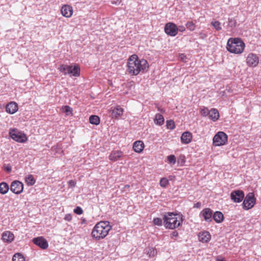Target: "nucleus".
I'll return each mask as SVG.
<instances>
[{"mask_svg":"<svg viewBox=\"0 0 261 261\" xmlns=\"http://www.w3.org/2000/svg\"><path fill=\"white\" fill-rule=\"evenodd\" d=\"M127 71L131 75H137L140 72H146L149 64L145 59L140 60L136 55H132L128 59Z\"/></svg>","mask_w":261,"mask_h":261,"instance_id":"f257e3e1","label":"nucleus"},{"mask_svg":"<svg viewBox=\"0 0 261 261\" xmlns=\"http://www.w3.org/2000/svg\"><path fill=\"white\" fill-rule=\"evenodd\" d=\"M112 229V226L109 221H101L93 227L91 235L94 241H99L106 238Z\"/></svg>","mask_w":261,"mask_h":261,"instance_id":"f03ea898","label":"nucleus"},{"mask_svg":"<svg viewBox=\"0 0 261 261\" xmlns=\"http://www.w3.org/2000/svg\"><path fill=\"white\" fill-rule=\"evenodd\" d=\"M163 221L164 226L166 228L174 229L182 224V218L178 214L168 212L164 214Z\"/></svg>","mask_w":261,"mask_h":261,"instance_id":"7ed1b4c3","label":"nucleus"},{"mask_svg":"<svg viewBox=\"0 0 261 261\" xmlns=\"http://www.w3.org/2000/svg\"><path fill=\"white\" fill-rule=\"evenodd\" d=\"M245 44L239 38H229L227 43V49L228 51L234 54H241L244 49Z\"/></svg>","mask_w":261,"mask_h":261,"instance_id":"20e7f679","label":"nucleus"},{"mask_svg":"<svg viewBox=\"0 0 261 261\" xmlns=\"http://www.w3.org/2000/svg\"><path fill=\"white\" fill-rule=\"evenodd\" d=\"M58 69L64 75H69L70 76L75 77L80 75V67L76 64H72L70 65L62 64Z\"/></svg>","mask_w":261,"mask_h":261,"instance_id":"39448f33","label":"nucleus"},{"mask_svg":"<svg viewBox=\"0 0 261 261\" xmlns=\"http://www.w3.org/2000/svg\"><path fill=\"white\" fill-rule=\"evenodd\" d=\"M228 140L227 135L223 132H219L213 138V145L219 146L225 145Z\"/></svg>","mask_w":261,"mask_h":261,"instance_id":"423d86ee","label":"nucleus"},{"mask_svg":"<svg viewBox=\"0 0 261 261\" xmlns=\"http://www.w3.org/2000/svg\"><path fill=\"white\" fill-rule=\"evenodd\" d=\"M9 134L12 139L19 143L25 142L28 140L26 135L17 129H10Z\"/></svg>","mask_w":261,"mask_h":261,"instance_id":"0eeeda50","label":"nucleus"},{"mask_svg":"<svg viewBox=\"0 0 261 261\" xmlns=\"http://www.w3.org/2000/svg\"><path fill=\"white\" fill-rule=\"evenodd\" d=\"M164 31L168 35L174 37L178 33V27L173 22H168L165 25Z\"/></svg>","mask_w":261,"mask_h":261,"instance_id":"6e6552de","label":"nucleus"},{"mask_svg":"<svg viewBox=\"0 0 261 261\" xmlns=\"http://www.w3.org/2000/svg\"><path fill=\"white\" fill-rule=\"evenodd\" d=\"M255 203V198L253 193H249L243 201V206L246 210L251 208Z\"/></svg>","mask_w":261,"mask_h":261,"instance_id":"1a4fd4ad","label":"nucleus"},{"mask_svg":"<svg viewBox=\"0 0 261 261\" xmlns=\"http://www.w3.org/2000/svg\"><path fill=\"white\" fill-rule=\"evenodd\" d=\"M10 190L16 194H20L23 190V184L18 180H14L10 185Z\"/></svg>","mask_w":261,"mask_h":261,"instance_id":"9d476101","label":"nucleus"},{"mask_svg":"<svg viewBox=\"0 0 261 261\" xmlns=\"http://www.w3.org/2000/svg\"><path fill=\"white\" fill-rule=\"evenodd\" d=\"M259 63V59L256 55L250 53L246 58V63L250 67H256Z\"/></svg>","mask_w":261,"mask_h":261,"instance_id":"9b49d317","label":"nucleus"},{"mask_svg":"<svg viewBox=\"0 0 261 261\" xmlns=\"http://www.w3.org/2000/svg\"><path fill=\"white\" fill-rule=\"evenodd\" d=\"M231 199L234 202H240L242 201L244 197V194L242 191L235 190L230 194Z\"/></svg>","mask_w":261,"mask_h":261,"instance_id":"f8f14e48","label":"nucleus"},{"mask_svg":"<svg viewBox=\"0 0 261 261\" xmlns=\"http://www.w3.org/2000/svg\"><path fill=\"white\" fill-rule=\"evenodd\" d=\"M33 242L43 249H45L48 247L47 241L42 237L34 238Z\"/></svg>","mask_w":261,"mask_h":261,"instance_id":"ddd939ff","label":"nucleus"},{"mask_svg":"<svg viewBox=\"0 0 261 261\" xmlns=\"http://www.w3.org/2000/svg\"><path fill=\"white\" fill-rule=\"evenodd\" d=\"M124 156V153L119 150H113L109 156V159L113 162H116Z\"/></svg>","mask_w":261,"mask_h":261,"instance_id":"4468645a","label":"nucleus"},{"mask_svg":"<svg viewBox=\"0 0 261 261\" xmlns=\"http://www.w3.org/2000/svg\"><path fill=\"white\" fill-rule=\"evenodd\" d=\"M2 239L5 243H10L14 241V235L10 231H5L2 234Z\"/></svg>","mask_w":261,"mask_h":261,"instance_id":"2eb2a0df","label":"nucleus"},{"mask_svg":"<svg viewBox=\"0 0 261 261\" xmlns=\"http://www.w3.org/2000/svg\"><path fill=\"white\" fill-rule=\"evenodd\" d=\"M198 239L200 242L207 243L211 239V235L208 231H203L199 233Z\"/></svg>","mask_w":261,"mask_h":261,"instance_id":"dca6fc26","label":"nucleus"},{"mask_svg":"<svg viewBox=\"0 0 261 261\" xmlns=\"http://www.w3.org/2000/svg\"><path fill=\"white\" fill-rule=\"evenodd\" d=\"M18 105L14 101H11L8 103L6 107V112L10 114H13L18 110Z\"/></svg>","mask_w":261,"mask_h":261,"instance_id":"f3484780","label":"nucleus"},{"mask_svg":"<svg viewBox=\"0 0 261 261\" xmlns=\"http://www.w3.org/2000/svg\"><path fill=\"white\" fill-rule=\"evenodd\" d=\"M193 136L191 133L187 131L183 133L180 137V140L182 143L188 144L190 143L192 139Z\"/></svg>","mask_w":261,"mask_h":261,"instance_id":"a211bd4d","label":"nucleus"},{"mask_svg":"<svg viewBox=\"0 0 261 261\" xmlns=\"http://www.w3.org/2000/svg\"><path fill=\"white\" fill-rule=\"evenodd\" d=\"M62 15L65 17H70L73 13L72 8L69 5L63 6L61 9Z\"/></svg>","mask_w":261,"mask_h":261,"instance_id":"6ab92c4d","label":"nucleus"},{"mask_svg":"<svg viewBox=\"0 0 261 261\" xmlns=\"http://www.w3.org/2000/svg\"><path fill=\"white\" fill-rule=\"evenodd\" d=\"M145 145L143 141L138 140L133 143V148L135 152L141 153L143 151Z\"/></svg>","mask_w":261,"mask_h":261,"instance_id":"aec40b11","label":"nucleus"},{"mask_svg":"<svg viewBox=\"0 0 261 261\" xmlns=\"http://www.w3.org/2000/svg\"><path fill=\"white\" fill-rule=\"evenodd\" d=\"M201 214L204 219V220L206 221H211L212 220V215H213V212L209 208H204Z\"/></svg>","mask_w":261,"mask_h":261,"instance_id":"412c9836","label":"nucleus"},{"mask_svg":"<svg viewBox=\"0 0 261 261\" xmlns=\"http://www.w3.org/2000/svg\"><path fill=\"white\" fill-rule=\"evenodd\" d=\"M200 112L201 114H219L217 109L211 108L210 110L206 107L200 108Z\"/></svg>","mask_w":261,"mask_h":261,"instance_id":"4be33fe9","label":"nucleus"},{"mask_svg":"<svg viewBox=\"0 0 261 261\" xmlns=\"http://www.w3.org/2000/svg\"><path fill=\"white\" fill-rule=\"evenodd\" d=\"M213 219L216 222L218 223H221L224 219L223 214L220 212L217 211L213 215Z\"/></svg>","mask_w":261,"mask_h":261,"instance_id":"5701e85b","label":"nucleus"},{"mask_svg":"<svg viewBox=\"0 0 261 261\" xmlns=\"http://www.w3.org/2000/svg\"><path fill=\"white\" fill-rule=\"evenodd\" d=\"M9 190V186L8 184L5 182L0 183V193L4 195L7 193Z\"/></svg>","mask_w":261,"mask_h":261,"instance_id":"b1692460","label":"nucleus"},{"mask_svg":"<svg viewBox=\"0 0 261 261\" xmlns=\"http://www.w3.org/2000/svg\"><path fill=\"white\" fill-rule=\"evenodd\" d=\"M89 122L92 124L97 125L100 123V118L98 115H91L89 117Z\"/></svg>","mask_w":261,"mask_h":261,"instance_id":"393cba45","label":"nucleus"},{"mask_svg":"<svg viewBox=\"0 0 261 261\" xmlns=\"http://www.w3.org/2000/svg\"><path fill=\"white\" fill-rule=\"evenodd\" d=\"M25 182L28 186H33L35 183V179H34L33 175L29 174L25 178Z\"/></svg>","mask_w":261,"mask_h":261,"instance_id":"a878e982","label":"nucleus"},{"mask_svg":"<svg viewBox=\"0 0 261 261\" xmlns=\"http://www.w3.org/2000/svg\"><path fill=\"white\" fill-rule=\"evenodd\" d=\"M13 261H25V257L20 253L14 254L12 258Z\"/></svg>","mask_w":261,"mask_h":261,"instance_id":"bb28decb","label":"nucleus"},{"mask_svg":"<svg viewBox=\"0 0 261 261\" xmlns=\"http://www.w3.org/2000/svg\"><path fill=\"white\" fill-rule=\"evenodd\" d=\"M111 109V114H122V113L124 112L123 109L120 106H117L116 107L114 108L113 109L112 108Z\"/></svg>","mask_w":261,"mask_h":261,"instance_id":"cd10ccee","label":"nucleus"},{"mask_svg":"<svg viewBox=\"0 0 261 261\" xmlns=\"http://www.w3.org/2000/svg\"><path fill=\"white\" fill-rule=\"evenodd\" d=\"M154 121L156 124H159L160 125H162L164 122L163 115H156Z\"/></svg>","mask_w":261,"mask_h":261,"instance_id":"c85d7f7f","label":"nucleus"},{"mask_svg":"<svg viewBox=\"0 0 261 261\" xmlns=\"http://www.w3.org/2000/svg\"><path fill=\"white\" fill-rule=\"evenodd\" d=\"M61 110H62V112L63 113L68 114L69 113L70 114H72V109L68 106H65L62 107L61 108Z\"/></svg>","mask_w":261,"mask_h":261,"instance_id":"c756f323","label":"nucleus"},{"mask_svg":"<svg viewBox=\"0 0 261 261\" xmlns=\"http://www.w3.org/2000/svg\"><path fill=\"white\" fill-rule=\"evenodd\" d=\"M157 253V251L154 248H149L147 251V254L148 255L149 257H154Z\"/></svg>","mask_w":261,"mask_h":261,"instance_id":"7c9ffc66","label":"nucleus"},{"mask_svg":"<svg viewBox=\"0 0 261 261\" xmlns=\"http://www.w3.org/2000/svg\"><path fill=\"white\" fill-rule=\"evenodd\" d=\"M169 180L166 177H163L160 179V185L162 188H166L169 185Z\"/></svg>","mask_w":261,"mask_h":261,"instance_id":"2f4dec72","label":"nucleus"},{"mask_svg":"<svg viewBox=\"0 0 261 261\" xmlns=\"http://www.w3.org/2000/svg\"><path fill=\"white\" fill-rule=\"evenodd\" d=\"M187 28L190 31H193L195 30L196 25L192 21H189L186 23Z\"/></svg>","mask_w":261,"mask_h":261,"instance_id":"473e14b6","label":"nucleus"},{"mask_svg":"<svg viewBox=\"0 0 261 261\" xmlns=\"http://www.w3.org/2000/svg\"><path fill=\"white\" fill-rule=\"evenodd\" d=\"M211 24L217 31H220L222 29L221 27V23L218 21H212L211 22Z\"/></svg>","mask_w":261,"mask_h":261,"instance_id":"72a5a7b5","label":"nucleus"},{"mask_svg":"<svg viewBox=\"0 0 261 261\" xmlns=\"http://www.w3.org/2000/svg\"><path fill=\"white\" fill-rule=\"evenodd\" d=\"M153 223L154 225L161 226L163 224V220L160 218H154L153 220Z\"/></svg>","mask_w":261,"mask_h":261,"instance_id":"f704fd0d","label":"nucleus"},{"mask_svg":"<svg viewBox=\"0 0 261 261\" xmlns=\"http://www.w3.org/2000/svg\"><path fill=\"white\" fill-rule=\"evenodd\" d=\"M166 126L168 129H173L175 127L174 122L172 120H168L166 122Z\"/></svg>","mask_w":261,"mask_h":261,"instance_id":"c9c22d12","label":"nucleus"},{"mask_svg":"<svg viewBox=\"0 0 261 261\" xmlns=\"http://www.w3.org/2000/svg\"><path fill=\"white\" fill-rule=\"evenodd\" d=\"M167 160L169 163L174 164L176 163V159L174 155H170L167 156Z\"/></svg>","mask_w":261,"mask_h":261,"instance_id":"e433bc0d","label":"nucleus"},{"mask_svg":"<svg viewBox=\"0 0 261 261\" xmlns=\"http://www.w3.org/2000/svg\"><path fill=\"white\" fill-rule=\"evenodd\" d=\"M237 22L234 18L228 19V26L230 28L234 27L236 25Z\"/></svg>","mask_w":261,"mask_h":261,"instance_id":"4c0bfd02","label":"nucleus"},{"mask_svg":"<svg viewBox=\"0 0 261 261\" xmlns=\"http://www.w3.org/2000/svg\"><path fill=\"white\" fill-rule=\"evenodd\" d=\"M73 212L77 215H81L83 213L82 208L80 206L76 207V208L74 209Z\"/></svg>","mask_w":261,"mask_h":261,"instance_id":"58836bf2","label":"nucleus"},{"mask_svg":"<svg viewBox=\"0 0 261 261\" xmlns=\"http://www.w3.org/2000/svg\"><path fill=\"white\" fill-rule=\"evenodd\" d=\"M76 182L75 180H70L68 182V185L69 188H73L76 186Z\"/></svg>","mask_w":261,"mask_h":261,"instance_id":"ea45409f","label":"nucleus"},{"mask_svg":"<svg viewBox=\"0 0 261 261\" xmlns=\"http://www.w3.org/2000/svg\"><path fill=\"white\" fill-rule=\"evenodd\" d=\"M208 118L214 121H216V120L219 119L220 115H207Z\"/></svg>","mask_w":261,"mask_h":261,"instance_id":"a19ab883","label":"nucleus"},{"mask_svg":"<svg viewBox=\"0 0 261 261\" xmlns=\"http://www.w3.org/2000/svg\"><path fill=\"white\" fill-rule=\"evenodd\" d=\"M72 217L71 214H67L65 215L64 219L67 221H70L72 220Z\"/></svg>","mask_w":261,"mask_h":261,"instance_id":"79ce46f5","label":"nucleus"},{"mask_svg":"<svg viewBox=\"0 0 261 261\" xmlns=\"http://www.w3.org/2000/svg\"><path fill=\"white\" fill-rule=\"evenodd\" d=\"M5 170L8 172H10L12 170V167L10 165H7L6 166H5Z\"/></svg>","mask_w":261,"mask_h":261,"instance_id":"37998d69","label":"nucleus"},{"mask_svg":"<svg viewBox=\"0 0 261 261\" xmlns=\"http://www.w3.org/2000/svg\"><path fill=\"white\" fill-rule=\"evenodd\" d=\"M179 58L182 61H185L187 59V57L184 54H180L179 55Z\"/></svg>","mask_w":261,"mask_h":261,"instance_id":"c03bdc74","label":"nucleus"},{"mask_svg":"<svg viewBox=\"0 0 261 261\" xmlns=\"http://www.w3.org/2000/svg\"><path fill=\"white\" fill-rule=\"evenodd\" d=\"M180 31V32H184L185 31V27H184L183 25H180L179 26V27L178 28V31Z\"/></svg>","mask_w":261,"mask_h":261,"instance_id":"a18cd8bd","label":"nucleus"},{"mask_svg":"<svg viewBox=\"0 0 261 261\" xmlns=\"http://www.w3.org/2000/svg\"><path fill=\"white\" fill-rule=\"evenodd\" d=\"M201 206V204L200 202H198L195 203L194 205V208H200Z\"/></svg>","mask_w":261,"mask_h":261,"instance_id":"49530a36","label":"nucleus"},{"mask_svg":"<svg viewBox=\"0 0 261 261\" xmlns=\"http://www.w3.org/2000/svg\"><path fill=\"white\" fill-rule=\"evenodd\" d=\"M216 261H226L224 257L221 256H217Z\"/></svg>","mask_w":261,"mask_h":261,"instance_id":"de8ad7c7","label":"nucleus"},{"mask_svg":"<svg viewBox=\"0 0 261 261\" xmlns=\"http://www.w3.org/2000/svg\"><path fill=\"white\" fill-rule=\"evenodd\" d=\"M178 236V233L176 231H174L171 234V238L176 237Z\"/></svg>","mask_w":261,"mask_h":261,"instance_id":"09e8293b","label":"nucleus"},{"mask_svg":"<svg viewBox=\"0 0 261 261\" xmlns=\"http://www.w3.org/2000/svg\"><path fill=\"white\" fill-rule=\"evenodd\" d=\"M120 2H121V0H113L112 3L113 4L120 3Z\"/></svg>","mask_w":261,"mask_h":261,"instance_id":"8fccbe9b","label":"nucleus"}]
</instances>
